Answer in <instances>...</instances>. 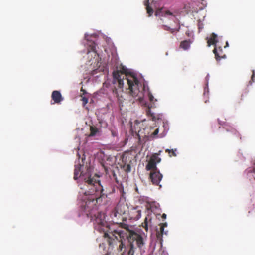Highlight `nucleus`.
<instances>
[{"mask_svg": "<svg viewBox=\"0 0 255 255\" xmlns=\"http://www.w3.org/2000/svg\"><path fill=\"white\" fill-rule=\"evenodd\" d=\"M81 178L84 181V189L86 197L82 205V209L85 215L93 221L95 229L99 231H104L107 227V222L104 219V215L97 212V204L101 202L103 198L107 197L103 186L99 179L92 178L89 174L81 175Z\"/></svg>", "mask_w": 255, "mask_h": 255, "instance_id": "f257e3e1", "label": "nucleus"}, {"mask_svg": "<svg viewBox=\"0 0 255 255\" xmlns=\"http://www.w3.org/2000/svg\"><path fill=\"white\" fill-rule=\"evenodd\" d=\"M123 227L128 232V239L129 244L125 246L121 241L118 250L119 252H121V255H134L135 251L133 242H136L137 247L142 249L145 244L144 239L141 235L133 230H129L128 225L124 224Z\"/></svg>", "mask_w": 255, "mask_h": 255, "instance_id": "f03ea898", "label": "nucleus"}, {"mask_svg": "<svg viewBox=\"0 0 255 255\" xmlns=\"http://www.w3.org/2000/svg\"><path fill=\"white\" fill-rule=\"evenodd\" d=\"M126 80L128 84V94L137 100L142 101L144 96L145 87H142L141 83L134 75H130Z\"/></svg>", "mask_w": 255, "mask_h": 255, "instance_id": "7ed1b4c3", "label": "nucleus"}, {"mask_svg": "<svg viewBox=\"0 0 255 255\" xmlns=\"http://www.w3.org/2000/svg\"><path fill=\"white\" fill-rule=\"evenodd\" d=\"M132 159V155L128 153H124L122 156V165L121 167L127 173L131 171Z\"/></svg>", "mask_w": 255, "mask_h": 255, "instance_id": "20e7f679", "label": "nucleus"}, {"mask_svg": "<svg viewBox=\"0 0 255 255\" xmlns=\"http://www.w3.org/2000/svg\"><path fill=\"white\" fill-rule=\"evenodd\" d=\"M127 69L123 67L122 70H117L114 71L113 73V76L115 81H117L118 83V87L120 88H123L124 86L123 80L125 77H127V75H124V74L127 73Z\"/></svg>", "mask_w": 255, "mask_h": 255, "instance_id": "39448f33", "label": "nucleus"}, {"mask_svg": "<svg viewBox=\"0 0 255 255\" xmlns=\"http://www.w3.org/2000/svg\"><path fill=\"white\" fill-rule=\"evenodd\" d=\"M159 153H155L153 154L148 164L146 166V169L147 171H155L158 170L156 166V164L161 161V158L158 157Z\"/></svg>", "mask_w": 255, "mask_h": 255, "instance_id": "423d86ee", "label": "nucleus"}, {"mask_svg": "<svg viewBox=\"0 0 255 255\" xmlns=\"http://www.w3.org/2000/svg\"><path fill=\"white\" fill-rule=\"evenodd\" d=\"M163 175L160 173L159 170L150 171L149 178L153 185H159L160 187H161V185H159V183Z\"/></svg>", "mask_w": 255, "mask_h": 255, "instance_id": "0eeeda50", "label": "nucleus"}, {"mask_svg": "<svg viewBox=\"0 0 255 255\" xmlns=\"http://www.w3.org/2000/svg\"><path fill=\"white\" fill-rule=\"evenodd\" d=\"M81 165H77L75 167V170H74V179L75 180H77L79 177L80 178V179L82 181L83 184L84 185V181L82 180L81 176L82 174H89L92 178H93L94 179H98V178H99V176H97L96 175L94 176H92V175L90 173V171L89 169L87 170L86 172L84 173L83 172H81Z\"/></svg>", "mask_w": 255, "mask_h": 255, "instance_id": "6e6552de", "label": "nucleus"}, {"mask_svg": "<svg viewBox=\"0 0 255 255\" xmlns=\"http://www.w3.org/2000/svg\"><path fill=\"white\" fill-rule=\"evenodd\" d=\"M52 99L54 101V103L60 104L63 98L61 94L59 91H53L51 94Z\"/></svg>", "mask_w": 255, "mask_h": 255, "instance_id": "1a4fd4ad", "label": "nucleus"}, {"mask_svg": "<svg viewBox=\"0 0 255 255\" xmlns=\"http://www.w3.org/2000/svg\"><path fill=\"white\" fill-rule=\"evenodd\" d=\"M218 123H219V124L220 125L224 126V128H225L227 132H231L233 134H234V135H235L236 136H239V133L237 131V130L235 128H233L229 127L228 126V125L226 124V122H222L219 119H218Z\"/></svg>", "mask_w": 255, "mask_h": 255, "instance_id": "9d476101", "label": "nucleus"}, {"mask_svg": "<svg viewBox=\"0 0 255 255\" xmlns=\"http://www.w3.org/2000/svg\"><path fill=\"white\" fill-rule=\"evenodd\" d=\"M152 226V215L148 214L145 217L144 222L142 223V226L145 229L146 232L148 230V228L151 227Z\"/></svg>", "mask_w": 255, "mask_h": 255, "instance_id": "9b49d317", "label": "nucleus"}, {"mask_svg": "<svg viewBox=\"0 0 255 255\" xmlns=\"http://www.w3.org/2000/svg\"><path fill=\"white\" fill-rule=\"evenodd\" d=\"M213 53L215 54L217 60H220L221 58L225 57V55L224 54L222 49L220 47L217 48L215 46L213 50Z\"/></svg>", "mask_w": 255, "mask_h": 255, "instance_id": "f8f14e48", "label": "nucleus"}, {"mask_svg": "<svg viewBox=\"0 0 255 255\" xmlns=\"http://www.w3.org/2000/svg\"><path fill=\"white\" fill-rule=\"evenodd\" d=\"M156 16H166L167 15H173V13L169 10H166L164 8L157 9L155 13Z\"/></svg>", "mask_w": 255, "mask_h": 255, "instance_id": "ddd939ff", "label": "nucleus"}, {"mask_svg": "<svg viewBox=\"0 0 255 255\" xmlns=\"http://www.w3.org/2000/svg\"><path fill=\"white\" fill-rule=\"evenodd\" d=\"M114 92H115L119 105L121 106V104H122L125 100V97L127 96V94L124 93L123 90L118 92L117 89Z\"/></svg>", "mask_w": 255, "mask_h": 255, "instance_id": "4468645a", "label": "nucleus"}, {"mask_svg": "<svg viewBox=\"0 0 255 255\" xmlns=\"http://www.w3.org/2000/svg\"><path fill=\"white\" fill-rule=\"evenodd\" d=\"M217 42V35L215 33H212L210 37L207 39L208 46L209 47L211 45H215L216 46Z\"/></svg>", "mask_w": 255, "mask_h": 255, "instance_id": "2eb2a0df", "label": "nucleus"}, {"mask_svg": "<svg viewBox=\"0 0 255 255\" xmlns=\"http://www.w3.org/2000/svg\"><path fill=\"white\" fill-rule=\"evenodd\" d=\"M146 113L148 116L151 117V119L153 121H156L161 119V116L160 115H156L155 114L152 113L150 108H148L146 111Z\"/></svg>", "mask_w": 255, "mask_h": 255, "instance_id": "dca6fc26", "label": "nucleus"}, {"mask_svg": "<svg viewBox=\"0 0 255 255\" xmlns=\"http://www.w3.org/2000/svg\"><path fill=\"white\" fill-rule=\"evenodd\" d=\"M124 206L122 205H118L115 208V212L114 213V216H117V214L122 215L124 214L125 213V210H123Z\"/></svg>", "mask_w": 255, "mask_h": 255, "instance_id": "f3484780", "label": "nucleus"}, {"mask_svg": "<svg viewBox=\"0 0 255 255\" xmlns=\"http://www.w3.org/2000/svg\"><path fill=\"white\" fill-rule=\"evenodd\" d=\"M190 46V42L189 40H184L182 41L180 43V47L186 50H187Z\"/></svg>", "mask_w": 255, "mask_h": 255, "instance_id": "a211bd4d", "label": "nucleus"}, {"mask_svg": "<svg viewBox=\"0 0 255 255\" xmlns=\"http://www.w3.org/2000/svg\"><path fill=\"white\" fill-rule=\"evenodd\" d=\"M144 4L146 6V9L147 10V13L148 14V16H151L153 13V10L152 7L149 6V0H147L145 2Z\"/></svg>", "mask_w": 255, "mask_h": 255, "instance_id": "6ab92c4d", "label": "nucleus"}, {"mask_svg": "<svg viewBox=\"0 0 255 255\" xmlns=\"http://www.w3.org/2000/svg\"><path fill=\"white\" fill-rule=\"evenodd\" d=\"M90 134L89 136H95L98 132L99 129L94 126H91L90 127Z\"/></svg>", "mask_w": 255, "mask_h": 255, "instance_id": "aec40b11", "label": "nucleus"}, {"mask_svg": "<svg viewBox=\"0 0 255 255\" xmlns=\"http://www.w3.org/2000/svg\"><path fill=\"white\" fill-rule=\"evenodd\" d=\"M161 28L164 29V30H167V31H170V32L171 33H174L175 31H179V29H174V28H171L170 27L166 25H162V26H161Z\"/></svg>", "mask_w": 255, "mask_h": 255, "instance_id": "412c9836", "label": "nucleus"}, {"mask_svg": "<svg viewBox=\"0 0 255 255\" xmlns=\"http://www.w3.org/2000/svg\"><path fill=\"white\" fill-rule=\"evenodd\" d=\"M133 213L135 214V216H133L132 218L135 220H138L141 216V212L140 210H134Z\"/></svg>", "mask_w": 255, "mask_h": 255, "instance_id": "4be33fe9", "label": "nucleus"}, {"mask_svg": "<svg viewBox=\"0 0 255 255\" xmlns=\"http://www.w3.org/2000/svg\"><path fill=\"white\" fill-rule=\"evenodd\" d=\"M133 213L135 214V216H133L132 218L135 220H138L141 216V212L140 210H134Z\"/></svg>", "mask_w": 255, "mask_h": 255, "instance_id": "5701e85b", "label": "nucleus"}, {"mask_svg": "<svg viewBox=\"0 0 255 255\" xmlns=\"http://www.w3.org/2000/svg\"><path fill=\"white\" fill-rule=\"evenodd\" d=\"M164 228L163 227H160V231H158L156 233V236L158 239H160L162 238V235L165 234H167L166 232H164Z\"/></svg>", "mask_w": 255, "mask_h": 255, "instance_id": "b1692460", "label": "nucleus"}, {"mask_svg": "<svg viewBox=\"0 0 255 255\" xmlns=\"http://www.w3.org/2000/svg\"><path fill=\"white\" fill-rule=\"evenodd\" d=\"M176 149H167L165 150V152L168 153L169 154V156L171 157L172 156H176Z\"/></svg>", "mask_w": 255, "mask_h": 255, "instance_id": "393cba45", "label": "nucleus"}, {"mask_svg": "<svg viewBox=\"0 0 255 255\" xmlns=\"http://www.w3.org/2000/svg\"><path fill=\"white\" fill-rule=\"evenodd\" d=\"M255 81V71L253 70V73H252V75L251 76V79L249 81V84L251 85L253 82H254Z\"/></svg>", "mask_w": 255, "mask_h": 255, "instance_id": "a878e982", "label": "nucleus"}, {"mask_svg": "<svg viewBox=\"0 0 255 255\" xmlns=\"http://www.w3.org/2000/svg\"><path fill=\"white\" fill-rule=\"evenodd\" d=\"M82 101H83V106H85L87 103H88V99L85 97H84L82 98Z\"/></svg>", "mask_w": 255, "mask_h": 255, "instance_id": "bb28decb", "label": "nucleus"}, {"mask_svg": "<svg viewBox=\"0 0 255 255\" xmlns=\"http://www.w3.org/2000/svg\"><path fill=\"white\" fill-rule=\"evenodd\" d=\"M114 232L118 234L120 236H121V235L123 234V231L122 230H114Z\"/></svg>", "mask_w": 255, "mask_h": 255, "instance_id": "cd10ccee", "label": "nucleus"}, {"mask_svg": "<svg viewBox=\"0 0 255 255\" xmlns=\"http://www.w3.org/2000/svg\"><path fill=\"white\" fill-rule=\"evenodd\" d=\"M158 132H159V129H158V128H157V129H156L154 130V131L153 132V133L152 134V135L153 136H155V135H157V134H158Z\"/></svg>", "mask_w": 255, "mask_h": 255, "instance_id": "c85d7f7f", "label": "nucleus"}, {"mask_svg": "<svg viewBox=\"0 0 255 255\" xmlns=\"http://www.w3.org/2000/svg\"><path fill=\"white\" fill-rule=\"evenodd\" d=\"M249 173H254L255 174V167L253 168L252 169H250L248 171Z\"/></svg>", "mask_w": 255, "mask_h": 255, "instance_id": "c756f323", "label": "nucleus"}, {"mask_svg": "<svg viewBox=\"0 0 255 255\" xmlns=\"http://www.w3.org/2000/svg\"><path fill=\"white\" fill-rule=\"evenodd\" d=\"M149 100L151 101H153V99H154V97L153 95H152L151 94H149Z\"/></svg>", "mask_w": 255, "mask_h": 255, "instance_id": "7c9ffc66", "label": "nucleus"}, {"mask_svg": "<svg viewBox=\"0 0 255 255\" xmlns=\"http://www.w3.org/2000/svg\"><path fill=\"white\" fill-rule=\"evenodd\" d=\"M167 226V223H163L160 224L161 227H163V228L166 227Z\"/></svg>", "mask_w": 255, "mask_h": 255, "instance_id": "2f4dec72", "label": "nucleus"}, {"mask_svg": "<svg viewBox=\"0 0 255 255\" xmlns=\"http://www.w3.org/2000/svg\"><path fill=\"white\" fill-rule=\"evenodd\" d=\"M162 218L163 219H166V214H165V213L163 214L162 215Z\"/></svg>", "mask_w": 255, "mask_h": 255, "instance_id": "473e14b6", "label": "nucleus"}, {"mask_svg": "<svg viewBox=\"0 0 255 255\" xmlns=\"http://www.w3.org/2000/svg\"><path fill=\"white\" fill-rule=\"evenodd\" d=\"M104 236H105V237H108V238H110L109 237V235H108L107 233H105Z\"/></svg>", "mask_w": 255, "mask_h": 255, "instance_id": "72a5a7b5", "label": "nucleus"}, {"mask_svg": "<svg viewBox=\"0 0 255 255\" xmlns=\"http://www.w3.org/2000/svg\"><path fill=\"white\" fill-rule=\"evenodd\" d=\"M112 135H113V136H115V133H114V132H112Z\"/></svg>", "mask_w": 255, "mask_h": 255, "instance_id": "f704fd0d", "label": "nucleus"}, {"mask_svg": "<svg viewBox=\"0 0 255 255\" xmlns=\"http://www.w3.org/2000/svg\"><path fill=\"white\" fill-rule=\"evenodd\" d=\"M81 91H82L84 93L85 92V91L82 88Z\"/></svg>", "mask_w": 255, "mask_h": 255, "instance_id": "c9c22d12", "label": "nucleus"}, {"mask_svg": "<svg viewBox=\"0 0 255 255\" xmlns=\"http://www.w3.org/2000/svg\"><path fill=\"white\" fill-rule=\"evenodd\" d=\"M81 91H82L84 93L85 92V91L82 88Z\"/></svg>", "mask_w": 255, "mask_h": 255, "instance_id": "e433bc0d", "label": "nucleus"}, {"mask_svg": "<svg viewBox=\"0 0 255 255\" xmlns=\"http://www.w3.org/2000/svg\"><path fill=\"white\" fill-rule=\"evenodd\" d=\"M108 242H109V244L110 245L111 244L110 241H109Z\"/></svg>", "mask_w": 255, "mask_h": 255, "instance_id": "4c0bfd02", "label": "nucleus"}, {"mask_svg": "<svg viewBox=\"0 0 255 255\" xmlns=\"http://www.w3.org/2000/svg\"><path fill=\"white\" fill-rule=\"evenodd\" d=\"M226 45H228V42H226Z\"/></svg>", "mask_w": 255, "mask_h": 255, "instance_id": "58836bf2", "label": "nucleus"}, {"mask_svg": "<svg viewBox=\"0 0 255 255\" xmlns=\"http://www.w3.org/2000/svg\"><path fill=\"white\" fill-rule=\"evenodd\" d=\"M242 97H243V95H241V100L242 99Z\"/></svg>", "mask_w": 255, "mask_h": 255, "instance_id": "ea45409f", "label": "nucleus"}]
</instances>
